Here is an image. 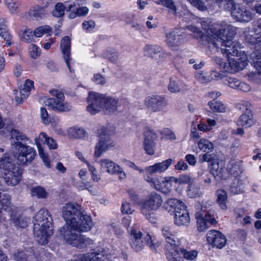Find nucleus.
<instances>
[{
    "instance_id": "1",
    "label": "nucleus",
    "mask_w": 261,
    "mask_h": 261,
    "mask_svg": "<svg viewBox=\"0 0 261 261\" xmlns=\"http://www.w3.org/2000/svg\"><path fill=\"white\" fill-rule=\"evenodd\" d=\"M62 214L66 223L60 228V234L67 243L79 248L93 244L92 240L75 232L88 231L93 226L91 217L81 211V205L67 203L62 207Z\"/></svg>"
},
{
    "instance_id": "2",
    "label": "nucleus",
    "mask_w": 261,
    "mask_h": 261,
    "mask_svg": "<svg viewBox=\"0 0 261 261\" xmlns=\"http://www.w3.org/2000/svg\"><path fill=\"white\" fill-rule=\"evenodd\" d=\"M202 29L208 34L207 40L208 43L212 44L215 48H219L223 55H225L228 61V51L226 49L228 41V25L226 22L221 23H212L210 19L201 22Z\"/></svg>"
},
{
    "instance_id": "3",
    "label": "nucleus",
    "mask_w": 261,
    "mask_h": 261,
    "mask_svg": "<svg viewBox=\"0 0 261 261\" xmlns=\"http://www.w3.org/2000/svg\"><path fill=\"white\" fill-rule=\"evenodd\" d=\"M53 219L50 213L46 210L41 209L35 216L34 235L40 245L46 244L48 238L53 235Z\"/></svg>"
},
{
    "instance_id": "4",
    "label": "nucleus",
    "mask_w": 261,
    "mask_h": 261,
    "mask_svg": "<svg viewBox=\"0 0 261 261\" xmlns=\"http://www.w3.org/2000/svg\"><path fill=\"white\" fill-rule=\"evenodd\" d=\"M11 139L13 147L17 150V162L19 165H25L30 164L35 158L36 152L33 147L24 145L22 142H25L29 138L18 130L12 129L10 132Z\"/></svg>"
},
{
    "instance_id": "5",
    "label": "nucleus",
    "mask_w": 261,
    "mask_h": 261,
    "mask_svg": "<svg viewBox=\"0 0 261 261\" xmlns=\"http://www.w3.org/2000/svg\"><path fill=\"white\" fill-rule=\"evenodd\" d=\"M0 169L4 170V178L8 185L18 184L22 177V169L13 163V160L7 156L0 159Z\"/></svg>"
},
{
    "instance_id": "6",
    "label": "nucleus",
    "mask_w": 261,
    "mask_h": 261,
    "mask_svg": "<svg viewBox=\"0 0 261 261\" xmlns=\"http://www.w3.org/2000/svg\"><path fill=\"white\" fill-rule=\"evenodd\" d=\"M215 63L222 69L219 72L213 70L211 71L210 74L206 76L203 72L197 73L195 75L196 79L202 84H205L211 82L213 80H220L224 77H227L228 74V66L227 63L223 61V60L219 57H214L213 58Z\"/></svg>"
},
{
    "instance_id": "7",
    "label": "nucleus",
    "mask_w": 261,
    "mask_h": 261,
    "mask_svg": "<svg viewBox=\"0 0 261 261\" xmlns=\"http://www.w3.org/2000/svg\"><path fill=\"white\" fill-rule=\"evenodd\" d=\"M129 232L130 238V245L133 250L136 251H141L144 246V242L142 240V233L140 231L137 230L134 228H130V230H128ZM145 243L151 249H155L158 245L153 242L150 234H147L145 237L144 238Z\"/></svg>"
},
{
    "instance_id": "8",
    "label": "nucleus",
    "mask_w": 261,
    "mask_h": 261,
    "mask_svg": "<svg viewBox=\"0 0 261 261\" xmlns=\"http://www.w3.org/2000/svg\"><path fill=\"white\" fill-rule=\"evenodd\" d=\"M201 207V211L196 212L195 218L197 220V229L199 232L206 231L208 224L215 225L217 223L216 215L214 211L207 210L206 206L198 205Z\"/></svg>"
},
{
    "instance_id": "9",
    "label": "nucleus",
    "mask_w": 261,
    "mask_h": 261,
    "mask_svg": "<svg viewBox=\"0 0 261 261\" xmlns=\"http://www.w3.org/2000/svg\"><path fill=\"white\" fill-rule=\"evenodd\" d=\"M49 93L55 98H48L45 102V105L58 112H68L71 110V107L68 103L63 101L64 95L62 91L52 89L49 90Z\"/></svg>"
},
{
    "instance_id": "10",
    "label": "nucleus",
    "mask_w": 261,
    "mask_h": 261,
    "mask_svg": "<svg viewBox=\"0 0 261 261\" xmlns=\"http://www.w3.org/2000/svg\"><path fill=\"white\" fill-rule=\"evenodd\" d=\"M97 134L99 141L95 147L94 155L96 158H99L102 153L114 145L109 132L105 127L98 129Z\"/></svg>"
},
{
    "instance_id": "11",
    "label": "nucleus",
    "mask_w": 261,
    "mask_h": 261,
    "mask_svg": "<svg viewBox=\"0 0 261 261\" xmlns=\"http://www.w3.org/2000/svg\"><path fill=\"white\" fill-rule=\"evenodd\" d=\"M246 40L250 44L256 45V50L251 55L252 64L259 74H261V39L256 37V34H248L246 37Z\"/></svg>"
},
{
    "instance_id": "12",
    "label": "nucleus",
    "mask_w": 261,
    "mask_h": 261,
    "mask_svg": "<svg viewBox=\"0 0 261 261\" xmlns=\"http://www.w3.org/2000/svg\"><path fill=\"white\" fill-rule=\"evenodd\" d=\"M186 34L182 29L173 28L166 34V43L172 48L177 47L187 41Z\"/></svg>"
},
{
    "instance_id": "13",
    "label": "nucleus",
    "mask_w": 261,
    "mask_h": 261,
    "mask_svg": "<svg viewBox=\"0 0 261 261\" xmlns=\"http://www.w3.org/2000/svg\"><path fill=\"white\" fill-rule=\"evenodd\" d=\"M105 96L98 93L90 92L87 99L88 106L87 107V111L92 115H95L99 112L103 108Z\"/></svg>"
},
{
    "instance_id": "14",
    "label": "nucleus",
    "mask_w": 261,
    "mask_h": 261,
    "mask_svg": "<svg viewBox=\"0 0 261 261\" xmlns=\"http://www.w3.org/2000/svg\"><path fill=\"white\" fill-rule=\"evenodd\" d=\"M145 104L149 110L153 112H156L165 109L167 101L164 96L155 95L147 97L145 100Z\"/></svg>"
},
{
    "instance_id": "15",
    "label": "nucleus",
    "mask_w": 261,
    "mask_h": 261,
    "mask_svg": "<svg viewBox=\"0 0 261 261\" xmlns=\"http://www.w3.org/2000/svg\"><path fill=\"white\" fill-rule=\"evenodd\" d=\"M231 5V15L233 19L237 21L248 22L252 19V14L250 11L245 8L240 7L232 0H229Z\"/></svg>"
},
{
    "instance_id": "16",
    "label": "nucleus",
    "mask_w": 261,
    "mask_h": 261,
    "mask_svg": "<svg viewBox=\"0 0 261 261\" xmlns=\"http://www.w3.org/2000/svg\"><path fill=\"white\" fill-rule=\"evenodd\" d=\"M207 242L213 247L217 248H222L226 243V238L221 232L211 230L206 234Z\"/></svg>"
},
{
    "instance_id": "17",
    "label": "nucleus",
    "mask_w": 261,
    "mask_h": 261,
    "mask_svg": "<svg viewBox=\"0 0 261 261\" xmlns=\"http://www.w3.org/2000/svg\"><path fill=\"white\" fill-rule=\"evenodd\" d=\"M210 169L211 174L217 180L227 179L228 171L225 167V162L223 160L212 162Z\"/></svg>"
},
{
    "instance_id": "18",
    "label": "nucleus",
    "mask_w": 261,
    "mask_h": 261,
    "mask_svg": "<svg viewBox=\"0 0 261 261\" xmlns=\"http://www.w3.org/2000/svg\"><path fill=\"white\" fill-rule=\"evenodd\" d=\"M163 202L161 196L155 192L151 193L142 203L141 208L157 211Z\"/></svg>"
},
{
    "instance_id": "19",
    "label": "nucleus",
    "mask_w": 261,
    "mask_h": 261,
    "mask_svg": "<svg viewBox=\"0 0 261 261\" xmlns=\"http://www.w3.org/2000/svg\"><path fill=\"white\" fill-rule=\"evenodd\" d=\"M101 166L106 168L107 171L111 174H117L120 179L126 178V174L122 168L114 162L108 159H102L100 161Z\"/></svg>"
},
{
    "instance_id": "20",
    "label": "nucleus",
    "mask_w": 261,
    "mask_h": 261,
    "mask_svg": "<svg viewBox=\"0 0 261 261\" xmlns=\"http://www.w3.org/2000/svg\"><path fill=\"white\" fill-rule=\"evenodd\" d=\"M174 215V223L177 226H187L190 223V218L185 205H181V208L177 207Z\"/></svg>"
},
{
    "instance_id": "21",
    "label": "nucleus",
    "mask_w": 261,
    "mask_h": 261,
    "mask_svg": "<svg viewBox=\"0 0 261 261\" xmlns=\"http://www.w3.org/2000/svg\"><path fill=\"white\" fill-rule=\"evenodd\" d=\"M156 137V135L151 131L146 132L145 133L144 148L147 154L149 155L154 154L155 148V143L154 140Z\"/></svg>"
},
{
    "instance_id": "22",
    "label": "nucleus",
    "mask_w": 261,
    "mask_h": 261,
    "mask_svg": "<svg viewBox=\"0 0 261 261\" xmlns=\"http://www.w3.org/2000/svg\"><path fill=\"white\" fill-rule=\"evenodd\" d=\"M70 46L71 43L69 37L65 36L61 40L60 47L64 56V58L66 64L70 72H71L72 71L70 65V61L71 60V58H70Z\"/></svg>"
},
{
    "instance_id": "23",
    "label": "nucleus",
    "mask_w": 261,
    "mask_h": 261,
    "mask_svg": "<svg viewBox=\"0 0 261 261\" xmlns=\"http://www.w3.org/2000/svg\"><path fill=\"white\" fill-rule=\"evenodd\" d=\"M247 64V61L245 58L239 57L229 58V72L234 73L243 70Z\"/></svg>"
},
{
    "instance_id": "24",
    "label": "nucleus",
    "mask_w": 261,
    "mask_h": 261,
    "mask_svg": "<svg viewBox=\"0 0 261 261\" xmlns=\"http://www.w3.org/2000/svg\"><path fill=\"white\" fill-rule=\"evenodd\" d=\"M255 124L251 111H247L243 113L237 120V124L245 128H249Z\"/></svg>"
},
{
    "instance_id": "25",
    "label": "nucleus",
    "mask_w": 261,
    "mask_h": 261,
    "mask_svg": "<svg viewBox=\"0 0 261 261\" xmlns=\"http://www.w3.org/2000/svg\"><path fill=\"white\" fill-rule=\"evenodd\" d=\"M163 236L166 242L172 247H176L179 245V241L176 238V233L171 231L170 227L165 226L162 229Z\"/></svg>"
},
{
    "instance_id": "26",
    "label": "nucleus",
    "mask_w": 261,
    "mask_h": 261,
    "mask_svg": "<svg viewBox=\"0 0 261 261\" xmlns=\"http://www.w3.org/2000/svg\"><path fill=\"white\" fill-rule=\"evenodd\" d=\"M172 162V159H168L162 162L155 163L152 166H148V172L154 173L163 172L169 168Z\"/></svg>"
},
{
    "instance_id": "27",
    "label": "nucleus",
    "mask_w": 261,
    "mask_h": 261,
    "mask_svg": "<svg viewBox=\"0 0 261 261\" xmlns=\"http://www.w3.org/2000/svg\"><path fill=\"white\" fill-rule=\"evenodd\" d=\"M153 188L164 194H167L171 191L172 185L168 183L165 177L160 176L156 179Z\"/></svg>"
},
{
    "instance_id": "28",
    "label": "nucleus",
    "mask_w": 261,
    "mask_h": 261,
    "mask_svg": "<svg viewBox=\"0 0 261 261\" xmlns=\"http://www.w3.org/2000/svg\"><path fill=\"white\" fill-rule=\"evenodd\" d=\"M81 261H112L108 256H105L101 253L91 252L84 254L81 257Z\"/></svg>"
},
{
    "instance_id": "29",
    "label": "nucleus",
    "mask_w": 261,
    "mask_h": 261,
    "mask_svg": "<svg viewBox=\"0 0 261 261\" xmlns=\"http://www.w3.org/2000/svg\"><path fill=\"white\" fill-rule=\"evenodd\" d=\"M217 202L222 210L227 208L228 195L227 192L223 189H219L216 191Z\"/></svg>"
},
{
    "instance_id": "30",
    "label": "nucleus",
    "mask_w": 261,
    "mask_h": 261,
    "mask_svg": "<svg viewBox=\"0 0 261 261\" xmlns=\"http://www.w3.org/2000/svg\"><path fill=\"white\" fill-rule=\"evenodd\" d=\"M162 48L155 45H147L144 48L145 55L151 57L152 58L157 59V57H161L162 55Z\"/></svg>"
},
{
    "instance_id": "31",
    "label": "nucleus",
    "mask_w": 261,
    "mask_h": 261,
    "mask_svg": "<svg viewBox=\"0 0 261 261\" xmlns=\"http://www.w3.org/2000/svg\"><path fill=\"white\" fill-rule=\"evenodd\" d=\"M118 101L111 97H106L102 109H105L109 113L116 111L118 107Z\"/></svg>"
},
{
    "instance_id": "32",
    "label": "nucleus",
    "mask_w": 261,
    "mask_h": 261,
    "mask_svg": "<svg viewBox=\"0 0 261 261\" xmlns=\"http://www.w3.org/2000/svg\"><path fill=\"white\" fill-rule=\"evenodd\" d=\"M85 0H72L68 2H66V11L69 12L68 17L70 19V15L72 12L76 13L79 7L83 5L85 3Z\"/></svg>"
},
{
    "instance_id": "33",
    "label": "nucleus",
    "mask_w": 261,
    "mask_h": 261,
    "mask_svg": "<svg viewBox=\"0 0 261 261\" xmlns=\"http://www.w3.org/2000/svg\"><path fill=\"white\" fill-rule=\"evenodd\" d=\"M208 105L211 110L214 112L223 113L225 111L226 109L222 102L217 100L216 98L212 99L208 102Z\"/></svg>"
},
{
    "instance_id": "34",
    "label": "nucleus",
    "mask_w": 261,
    "mask_h": 261,
    "mask_svg": "<svg viewBox=\"0 0 261 261\" xmlns=\"http://www.w3.org/2000/svg\"><path fill=\"white\" fill-rule=\"evenodd\" d=\"M229 87L233 89H238L243 91H247L250 89L247 84L241 83L239 80L232 77H229Z\"/></svg>"
},
{
    "instance_id": "35",
    "label": "nucleus",
    "mask_w": 261,
    "mask_h": 261,
    "mask_svg": "<svg viewBox=\"0 0 261 261\" xmlns=\"http://www.w3.org/2000/svg\"><path fill=\"white\" fill-rule=\"evenodd\" d=\"M70 136L77 139H84L87 136V133L82 127H74L69 130Z\"/></svg>"
},
{
    "instance_id": "36",
    "label": "nucleus",
    "mask_w": 261,
    "mask_h": 261,
    "mask_svg": "<svg viewBox=\"0 0 261 261\" xmlns=\"http://www.w3.org/2000/svg\"><path fill=\"white\" fill-rule=\"evenodd\" d=\"M31 192L32 196H36L38 198H46L48 196V193L45 189L41 186L32 187Z\"/></svg>"
},
{
    "instance_id": "37",
    "label": "nucleus",
    "mask_w": 261,
    "mask_h": 261,
    "mask_svg": "<svg viewBox=\"0 0 261 261\" xmlns=\"http://www.w3.org/2000/svg\"><path fill=\"white\" fill-rule=\"evenodd\" d=\"M198 146L204 152H210L214 149L213 144L205 139H201L198 142Z\"/></svg>"
},
{
    "instance_id": "38",
    "label": "nucleus",
    "mask_w": 261,
    "mask_h": 261,
    "mask_svg": "<svg viewBox=\"0 0 261 261\" xmlns=\"http://www.w3.org/2000/svg\"><path fill=\"white\" fill-rule=\"evenodd\" d=\"M65 10L66 11V4L64 5L62 3H58L55 5L52 14L55 17H61L64 16Z\"/></svg>"
},
{
    "instance_id": "39",
    "label": "nucleus",
    "mask_w": 261,
    "mask_h": 261,
    "mask_svg": "<svg viewBox=\"0 0 261 261\" xmlns=\"http://www.w3.org/2000/svg\"><path fill=\"white\" fill-rule=\"evenodd\" d=\"M180 82L176 78L171 77L168 85L169 90L172 93L178 92L180 91Z\"/></svg>"
},
{
    "instance_id": "40",
    "label": "nucleus",
    "mask_w": 261,
    "mask_h": 261,
    "mask_svg": "<svg viewBox=\"0 0 261 261\" xmlns=\"http://www.w3.org/2000/svg\"><path fill=\"white\" fill-rule=\"evenodd\" d=\"M179 252L183 255V257L187 260H193L198 255V252L194 250L188 251L186 249L181 248L179 249Z\"/></svg>"
},
{
    "instance_id": "41",
    "label": "nucleus",
    "mask_w": 261,
    "mask_h": 261,
    "mask_svg": "<svg viewBox=\"0 0 261 261\" xmlns=\"http://www.w3.org/2000/svg\"><path fill=\"white\" fill-rule=\"evenodd\" d=\"M119 57V53L114 49H110L105 53V57L112 63H116Z\"/></svg>"
},
{
    "instance_id": "42",
    "label": "nucleus",
    "mask_w": 261,
    "mask_h": 261,
    "mask_svg": "<svg viewBox=\"0 0 261 261\" xmlns=\"http://www.w3.org/2000/svg\"><path fill=\"white\" fill-rule=\"evenodd\" d=\"M52 29L49 25H43L36 28L33 32L36 37H41L44 34H49Z\"/></svg>"
},
{
    "instance_id": "43",
    "label": "nucleus",
    "mask_w": 261,
    "mask_h": 261,
    "mask_svg": "<svg viewBox=\"0 0 261 261\" xmlns=\"http://www.w3.org/2000/svg\"><path fill=\"white\" fill-rule=\"evenodd\" d=\"M30 94V91H28L23 87L19 89V93L17 92L15 99L16 102L21 104L24 99H26Z\"/></svg>"
},
{
    "instance_id": "44",
    "label": "nucleus",
    "mask_w": 261,
    "mask_h": 261,
    "mask_svg": "<svg viewBox=\"0 0 261 261\" xmlns=\"http://www.w3.org/2000/svg\"><path fill=\"white\" fill-rule=\"evenodd\" d=\"M9 195L7 194L0 193V211L3 209L6 210L10 204Z\"/></svg>"
},
{
    "instance_id": "45",
    "label": "nucleus",
    "mask_w": 261,
    "mask_h": 261,
    "mask_svg": "<svg viewBox=\"0 0 261 261\" xmlns=\"http://www.w3.org/2000/svg\"><path fill=\"white\" fill-rule=\"evenodd\" d=\"M13 222L15 226L19 228H25L28 226L29 223L28 219L27 218L20 216L14 218Z\"/></svg>"
},
{
    "instance_id": "46",
    "label": "nucleus",
    "mask_w": 261,
    "mask_h": 261,
    "mask_svg": "<svg viewBox=\"0 0 261 261\" xmlns=\"http://www.w3.org/2000/svg\"><path fill=\"white\" fill-rule=\"evenodd\" d=\"M179 252V249H172L166 252V256L168 261H180V257L178 256Z\"/></svg>"
},
{
    "instance_id": "47",
    "label": "nucleus",
    "mask_w": 261,
    "mask_h": 261,
    "mask_svg": "<svg viewBox=\"0 0 261 261\" xmlns=\"http://www.w3.org/2000/svg\"><path fill=\"white\" fill-rule=\"evenodd\" d=\"M166 204L170 208L173 209V212L174 213L176 212V208L177 207L179 208H181V205H185L182 202L175 198L169 199L167 201Z\"/></svg>"
},
{
    "instance_id": "48",
    "label": "nucleus",
    "mask_w": 261,
    "mask_h": 261,
    "mask_svg": "<svg viewBox=\"0 0 261 261\" xmlns=\"http://www.w3.org/2000/svg\"><path fill=\"white\" fill-rule=\"evenodd\" d=\"M89 12V9L86 7H79L76 13L72 12L70 15V19H73L76 17L85 16Z\"/></svg>"
},
{
    "instance_id": "49",
    "label": "nucleus",
    "mask_w": 261,
    "mask_h": 261,
    "mask_svg": "<svg viewBox=\"0 0 261 261\" xmlns=\"http://www.w3.org/2000/svg\"><path fill=\"white\" fill-rule=\"evenodd\" d=\"M230 188L231 192L233 194H238L241 192V183L239 178H234Z\"/></svg>"
},
{
    "instance_id": "50",
    "label": "nucleus",
    "mask_w": 261,
    "mask_h": 261,
    "mask_svg": "<svg viewBox=\"0 0 261 261\" xmlns=\"http://www.w3.org/2000/svg\"><path fill=\"white\" fill-rule=\"evenodd\" d=\"M229 55L234 57H238L240 53V44L237 41H232L231 44H229Z\"/></svg>"
},
{
    "instance_id": "51",
    "label": "nucleus",
    "mask_w": 261,
    "mask_h": 261,
    "mask_svg": "<svg viewBox=\"0 0 261 261\" xmlns=\"http://www.w3.org/2000/svg\"><path fill=\"white\" fill-rule=\"evenodd\" d=\"M152 210L149 209L141 208L142 213L144 215L146 218L151 223H153L156 221V217L154 213L151 212Z\"/></svg>"
},
{
    "instance_id": "52",
    "label": "nucleus",
    "mask_w": 261,
    "mask_h": 261,
    "mask_svg": "<svg viewBox=\"0 0 261 261\" xmlns=\"http://www.w3.org/2000/svg\"><path fill=\"white\" fill-rule=\"evenodd\" d=\"M49 137H48L45 133H40L38 137L35 138V142L37 147H41L42 144H45Z\"/></svg>"
},
{
    "instance_id": "53",
    "label": "nucleus",
    "mask_w": 261,
    "mask_h": 261,
    "mask_svg": "<svg viewBox=\"0 0 261 261\" xmlns=\"http://www.w3.org/2000/svg\"><path fill=\"white\" fill-rule=\"evenodd\" d=\"M162 4L169 9V12L173 15L176 13V7L172 0H160Z\"/></svg>"
},
{
    "instance_id": "54",
    "label": "nucleus",
    "mask_w": 261,
    "mask_h": 261,
    "mask_svg": "<svg viewBox=\"0 0 261 261\" xmlns=\"http://www.w3.org/2000/svg\"><path fill=\"white\" fill-rule=\"evenodd\" d=\"M34 35L32 30L26 29L24 31L21 39L26 42H31L34 40Z\"/></svg>"
},
{
    "instance_id": "55",
    "label": "nucleus",
    "mask_w": 261,
    "mask_h": 261,
    "mask_svg": "<svg viewBox=\"0 0 261 261\" xmlns=\"http://www.w3.org/2000/svg\"><path fill=\"white\" fill-rule=\"evenodd\" d=\"M44 7H38L37 9H35L31 13L32 17L37 19L43 17L46 12L44 10Z\"/></svg>"
},
{
    "instance_id": "56",
    "label": "nucleus",
    "mask_w": 261,
    "mask_h": 261,
    "mask_svg": "<svg viewBox=\"0 0 261 261\" xmlns=\"http://www.w3.org/2000/svg\"><path fill=\"white\" fill-rule=\"evenodd\" d=\"M148 167H147L145 169V174L144 175V179L147 181L150 185L153 187L156 182V179H154L152 177V174L154 173H150L148 172Z\"/></svg>"
},
{
    "instance_id": "57",
    "label": "nucleus",
    "mask_w": 261,
    "mask_h": 261,
    "mask_svg": "<svg viewBox=\"0 0 261 261\" xmlns=\"http://www.w3.org/2000/svg\"><path fill=\"white\" fill-rule=\"evenodd\" d=\"M250 107V103L246 101H241L236 105V108L243 113H246L247 111H251Z\"/></svg>"
},
{
    "instance_id": "58",
    "label": "nucleus",
    "mask_w": 261,
    "mask_h": 261,
    "mask_svg": "<svg viewBox=\"0 0 261 261\" xmlns=\"http://www.w3.org/2000/svg\"><path fill=\"white\" fill-rule=\"evenodd\" d=\"M209 152H207L201 154L199 156V160L202 163L204 162H211V164L212 162H215L214 161L216 155L214 153L210 154Z\"/></svg>"
},
{
    "instance_id": "59",
    "label": "nucleus",
    "mask_w": 261,
    "mask_h": 261,
    "mask_svg": "<svg viewBox=\"0 0 261 261\" xmlns=\"http://www.w3.org/2000/svg\"><path fill=\"white\" fill-rule=\"evenodd\" d=\"M30 56L33 58L36 59L40 55V49L34 44H31L29 47Z\"/></svg>"
},
{
    "instance_id": "60",
    "label": "nucleus",
    "mask_w": 261,
    "mask_h": 261,
    "mask_svg": "<svg viewBox=\"0 0 261 261\" xmlns=\"http://www.w3.org/2000/svg\"><path fill=\"white\" fill-rule=\"evenodd\" d=\"M13 258L16 261H25L27 259L28 255L24 251H18L13 254Z\"/></svg>"
},
{
    "instance_id": "61",
    "label": "nucleus",
    "mask_w": 261,
    "mask_h": 261,
    "mask_svg": "<svg viewBox=\"0 0 261 261\" xmlns=\"http://www.w3.org/2000/svg\"><path fill=\"white\" fill-rule=\"evenodd\" d=\"M121 212L123 214H130L134 212L130 204L127 202H123L121 205Z\"/></svg>"
},
{
    "instance_id": "62",
    "label": "nucleus",
    "mask_w": 261,
    "mask_h": 261,
    "mask_svg": "<svg viewBox=\"0 0 261 261\" xmlns=\"http://www.w3.org/2000/svg\"><path fill=\"white\" fill-rule=\"evenodd\" d=\"M20 5V3L19 2H14L12 1V2L7 3V7L11 13H14L16 12V11Z\"/></svg>"
},
{
    "instance_id": "63",
    "label": "nucleus",
    "mask_w": 261,
    "mask_h": 261,
    "mask_svg": "<svg viewBox=\"0 0 261 261\" xmlns=\"http://www.w3.org/2000/svg\"><path fill=\"white\" fill-rule=\"evenodd\" d=\"M95 27V23L93 20L84 21L82 23L83 29L87 31H90Z\"/></svg>"
},
{
    "instance_id": "64",
    "label": "nucleus",
    "mask_w": 261,
    "mask_h": 261,
    "mask_svg": "<svg viewBox=\"0 0 261 261\" xmlns=\"http://www.w3.org/2000/svg\"><path fill=\"white\" fill-rule=\"evenodd\" d=\"M129 197L132 202L134 204H137L139 202V197L135 191L133 190L127 191Z\"/></svg>"
}]
</instances>
